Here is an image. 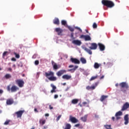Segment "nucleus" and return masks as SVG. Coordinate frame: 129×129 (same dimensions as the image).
Segmentation results:
<instances>
[{
  "mask_svg": "<svg viewBox=\"0 0 129 129\" xmlns=\"http://www.w3.org/2000/svg\"><path fill=\"white\" fill-rule=\"evenodd\" d=\"M72 44H74V45H76L77 46H80L82 43L81 41L79 40H74L72 41Z\"/></svg>",
  "mask_w": 129,
  "mask_h": 129,
  "instance_id": "14",
  "label": "nucleus"
},
{
  "mask_svg": "<svg viewBox=\"0 0 129 129\" xmlns=\"http://www.w3.org/2000/svg\"><path fill=\"white\" fill-rule=\"evenodd\" d=\"M12 61H14L15 62H16V61H17V59H16V58L15 57H13L12 59H11Z\"/></svg>",
  "mask_w": 129,
  "mask_h": 129,
  "instance_id": "45",
  "label": "nucleus"
},
{
  "mask_svg": "<svg viewBox=\"0 0 129 129\" xmlns=\"http://www.w3.org/2000/svg\"><path fill=\"white\" fill-rule=\"evenodd\" d=\"M25 112V110H20L15 112V114H17L18 118L22 117V115H23V113Z\"/></svg>",
  "mask_w": 129,
  "mask_h": 129,
  "instance_id": "12",
  "label": "nucleus"
},
{
  "mask_svg": "<svg viewBox=\"0 0 129 129\" xmlns=\"http://www.w3.org/2000/svg\"><path fill=\"white\" fill-rule=\"evenodd\" d=\"M13 67H16V64H14Z\"/></svg>",
  "mask_w": 129,
  "mask_h": 129,
  "instance_id": "62",
  "label": "nucleus"
},
{
  "mask_svg": "<svg viewBox=\"0 0 129 129\" xmlns=\"http://www.w3.org/2000/svg\"><path fill=\"white\" fill-rule=\"evenodd\" d=\"M64 73H66V70H61L56 73V75L58 76V77H61V76H62Z\"/></svg>",
  "mask_w": 129,
  "mask_h": 129,
  "instance_id": "10",
  "label": "nucleus"
},
{
  "mask_svg": "<svg viewBox=\"0 0 129 129\" xmlns=\"http://www.w3.org/2000/svg\"><path fill=\"white\" fill-rule=\"evenodd\" d=\"M14 55H15V57L16 58H17V59H19L20 58V54L16 53V52H14Z\"/></svg>",
  "mask_w": 129,
  "mask_h": 129,
  "instance_id": "37",
  "label": "nucleus"
},
{
  "mask_svg": "<svg viewBox=\"0 0 129 129\" xmlns=\"http://www.w3.org/2000/svg\"><path fill=\"white\" fill-rule=\"evenodd\" d=\"M23 77H24V76H25V75H24V74H23Z\"/></svg>",
  "mask_w": 129,
  "mask_h": 129,
  "instance_id": "63",
  "label": "nucleus"
},
{
  "mask_svg": "<svg viewBox=\"0 0 129 129\" xmlns=\"http://www.w3.org/2000/svg\"><path fill=\"white\" fill-rule=\"evenodd\" d=\"M120 115H122V112L119 111L116 113L115 116H116V119L118 120V119H120Z\"/></svg>",
  "mask_w": 129,
  "mask_h": 129,
  "instance_id": "15",
  "label": "nucleus"
},
{
  "mask_svg": "<svg viewBox=\"0 0 129 129\" xmlns=\"http://www.w3.org/2000/svg\"><path fill=\"white\" fill-rule=\"evenodd\" d=\"M98 83H99L98 82H96L95 83L94 86H92L91 87L89 86H88L86 87V89H87V90H94V89H95L97 85H98Z\"/></svg>",
  "mask_w": 129,
  "mask_h": 129,
  "instance_id": "8",
  "label": "nucleus"
},
{
  "mask_svg": "<svg viewBox=\"0 0 129 129\" xmlns=\"http://www.w3.org/2000/svg\"><path fill=\"white\" fill-rule=\"evenodd\" d=\"M124 119L125 120L124 124H127L128 123V114H126L124 116Z\"/></svg>",
  "mask_w": 129,
  "mask_h": 129,
  "instance_id": "23",
  "label": "nucleus"
},
{
  "mask_svg": "<svg viewBox=\"0 0 129 129\" xmlns=\"http://www.w3.org/2000/svg\"><path fill=\"white\" fill-rule=\"evenodd\" d=\"M55 31L56 33H57V35H58V36H60V35H61V34H62V33H63V30H62V29H61L60 28H55Z\"/></svg>",
  "mask_w": 129,
  "mask_h": 129,
  "instance_id": "18",
  "label": "nucleus"
},
{
  "mask_svg": "<svg viewBox=\"0 0 129 129\" xmlns=\"http://www.w3.org/2000/svg\"><path fill=\"white\" fill-rule=\"evenodd\" d=\"M4 93V91L2 89H0V94H3Z\"/></svg>",
  "mask_w": 129,
  "mask_h": 129,
  "instance_id": "46",
  "label": "nucleus"
},
{
  "mask_svg": "<svg viewBox=\"0 0 129 129\" xmlns=\"http://www.w3.org/2000/svg\"><path fill=\"white\" fill-rule=\"evenodd\" d=\"M107 97H108V96H105V95H102L100 100V101H101L102 102L104 101V100H105V99H106V98H107Z\"/></svg>",
  "mask_w": 129,
  "mask_h": 129,
  "instance_id": "26",
  "label": "nucleus"
},
{
  "mask_svg": "<svg viewBox=\"0 0 129 129\" xmlns=\"http://www.w3.org/2000/svg\"><path fill=\"white\" fill-rule=\"evenodd\" d=\"M61 117L62 115H58L57 118L56 119V121H58V120L61 118Z\"/></svg>",
  "mask_w": 129,
  "mask_h": 129,
  "instance_id": "40",
  "label": "nucleus"
},
{
  "mask_svg": "<svg viewBox=\"0 0 129 129\" xmlns=\"http://www.w3.org/2000/svg\"><path fill=\"white\" fill-rule=\"evenodd\" d=\"M112 119L113 121H114V120L115 119V117H112Z\"/></svg>",
  "mask_w": 129,
  "mask_h": 129,
  "instance_id": "57",
  "label": "nucleus"
},
{
  "mask_svg": "<svg viewBox=\"0 0 129 129\" xmlns=\"http://www.w3.org/2000/svg\"><path fill=\"white\" fill-rule=\"evenodd\" d=\"M127 108H129V103L128 102H125L122 107L121 110V111H124V110H126Z\"/></svg>",
  "mask_w": 129,
  "mask_h": 129,
  "instance_id": "11",
  "label": "nucleus"
},
{
  "mask_svg": "<svg viewBox=\"0 0 129 129\" xmlns=\"http://www.w3.org/2000/svg\"><path fill=\"white\" fill-rule=\"evenodd\" d=\"M39 60H35L34 62L35 65H39Z\"/></svg>",
  "mask_w": 129,
  "mask_h": 129,
  "instance_id": "43",
  "label": "nucleus"
},
{
  "mask_svg": "<svg viewBox=\"0 0 129 129\" xmlns=\"http://www.w3.org/2000/svg\"><path fill=\"white\" fill-rule=\"evenodd\" d=\"M53 23L54 25H59L60 22L59 21V19L57 18H55L53 20Z\"/></svg>",
  "mask_w": 129,
  "mask_h": 129,
  "instance_id": "22",
  "label": "nucleus"
},
{
  "mask_svg": "<svg viewBox=\"0 0 129 129\" xmlns=\"http://www.w3.org/2000/svg\"><path fill=\"white\" fill-rule=\"evenodd\" d=\"M49 109H53V107L51 105H49Z\"/></svg>",
  "mask_w": 129,
  "mask_h": 129,
  "instance_id": "48",
  "label": "nucleus"
},
{
  "mask_svg": "<svg viewBox=\"0 0 129 129\" xmlns=\"http://www.w3.org/2000/svg\"><path fill=\"white\" fill-rule=\"evenodd\" d=\"M85 31L87 34H89V31H88V30L86 29Z\"/></svg>",
  "mask_w": 129,
  "mask_h": 129,
  "instance_id": "55",
  "label": "nucleus"
},
{
  "mask_svg": "<svg viewBox=\"0 0 129 129\" xmlns=\"http://www.w3.org/2000/svg\"><path fill=\"white\" fill-rule=\"evenodd\" d=\"M50 86L52 88L50 91L51 93H54V92H56V89H57V87H56L53 84H51Z\"/></svg>",
  "mask_w": 129,
  "mask_h": 129,
  "instance_id": "20",
  "label": "nucleus"
},
{
  "mask_svg": "<svg viewBox=\"0 0 129 129\" xmlns=\"http://www.w3.org/2000/svg\"><path fill=\"white\" fill-rule=\"evenodd\" d=\"M45 116H49V114L46 113V114H45Z\"/></svg>",
  "mask_w": 129,
  "mask_h": 129,
  "instance_id": "58",
  "label": "nucleus"
},
{
  "mask_svg": "<svg viewBox=\"0 0 129 129\" xmlns=\"http://www.w3.org/2000/svg\"><path fill=\"white\" fill-rule=\"evenodd\" d=\"M34 111L35 112H39V111H38V110L37 109V108H35L34 109Z\"/></svg>",
  "mask_w": 129,
  "mask_h": 129,
  "instance_id": "54",
  "label": "nucleus"
},
{
  "mask_svg": "<svg viewBox=\"0 0 129 129\" xmlns=\"http://www.w3.org/2000/svg\"><path fill=\"white\" fill-rule=\"evenodd\" d=\"M78 101H79L78 99H74L72 100V104H77V103H78Z\"/></svg>",
  "mask_w": 129,
  "mask_h": 129,
  "instance_id": "29",
  "label": "nucleus"
},
{
  "mask_svg": "<svg viewBox=\"0 0 129 129\" xmlns=\"http://www.w3.org/2000/svg\"><path fill=\"white\" fill-rule=\"evenodd\" d=\"M54 74L52 71H48V72H45L44 76L46 78H48V80L50 81H56L57 80V77L54 76Z\"/></svg>",
  "mask_w": 129,
  "mask_h": 129,
  "instance_id": "1",
  "label": "nucleus"
},
{
  "mask_svg": "<svg viewBox=\"0 0 129 129\" xmlns=\"http://www.w3.org/2000/svg\"><path fill=\"white\" fill-rule=\"evenodd\" d=\"M73 67H74V66H73V65H70V66H69V68H73Z\"/></svg>",
  "mask_w": 129,
  "mask_h": 129,
  "instance_id": "52",
  "label": "nucleus"
},
{
  "mask_svg": "<svg viewBox=\"0 0 129 129\" xmlns=\"http://www.w3.org/2000/svg\"><path fill=\"white\" fill-rule=\"evenodd\" d=\"M15 82L17 85H18L19 87L22 88V87H24V85L25 84V82L24 80L21 79H17L15 81Z\"/></svg>",
  "mask_w": 129,
  "mask_h": 129,
  "instance_id": "5",
  "label": "nucleus"
},
{
  "mask_svg": "<svg viewBox=\"0 0 129 129\" xmlns=\"http://www.w3.org/2000/svg\"><path fill=\"white\" fill-rule=\"evenodd\" d=\"M7 88L8 91H11V92H17V91L19 89V87L15 85L12 86L11 88V86H8Z\"/></svg>",
  "mask_w": 129,
  "mask_h": 129,
  "instance_id": "4",
  "label": "nucleus"
},
{
  "mask_svg": "<svg viewBox=\"0 0 129 129\" xmlns=\"http://www.w3.org/2000/svg\"><path fill=\"white\" fill-rule=\"evenodd\" d=\"M70 61L72 63H74V64H80V61L77 58H71Z\"/></svg>",
  "mask_w": 129,
  "mask_h": 129,
  "instance_id": "13",
  "label": "nucleus"
},
{
  "mask_svg": "<svg viewBox=\"0 0 129 129\" xmlns=\"http://www.w3.org/2000/svg\"><path fill=\"white\" fill-rule=\"evenodd\" d=\"M84 50L87 52V53H88L90 55H92V51L91 50L87 48L86 47H84Z\"/></svg>",
  "mask_w": 129,
  "mask_h": 129,
  "instance_id": "24",
  "label": "nucleus"
},
{
  "mask_svg": "<svg viewBox=\"0 0 129 129\" xmlns=\"http://www.w3.org/2000/svg\"><path fill=\"white\" fill-rule=\"evenodd\" d=\"M98 45L99 46L100 51H104L105 50V46H104V45L103 44L99 43Z\"/></svg>",
  "mask_w": 129,
  "mask_h": 129,
  "instance_id": "19",
  "label": "nucleus"
},
{
  "mask_svg": "<svg viewBox=\"0 0 129 129\" xmlns=\"http://www.w3.org/2000/svg\"><path fill=\"white\" fill-rule=\"evenodd\" d=\"M9 123H10V120H6V121L5 122L4 124H5V125H7L9 124Z\"/></svg>",
  "mask_w": 129,
  "mask_h": 129,
  "instance_id": "41",
  "label": "nucleus"
},
{
  "mask_svg": "<svg viewBox=\"0 0 129 129\" xmlns=\"http://www.w3.org/2000/svg\"><path fill=\"white\" fill-rule=\"evenodd\" d=\"M72 76L68 75H64L62 76V79H66V80H69V79H71Z\"/></svg>",
  "mask_w": 129,
  "mask_h": 129,
  "instance_id": "21",
  "label": "nucleus"
},
{
  "mask_svg": "<svg viewBox=\"0 0 129 129\" xmlns=\"http://www.w3.org/2000/svg\"><path fill=\"white\" fill-rule=\"evenodd\" d=\"M14 99L13 98H9L7 100L6 103L7 105H12V104H14Z\"/></svg>",
  "mask_w": 129,
  "mask_h": 129,
  "instance_id": "17",
  "label": "nucleus"
},
{
  "mask_svg": "<svg viewBox=\"0 0 129 129\" xmlns=\"http://www.w3.org/2000/svg\"><path fill=\"white\" fill-rule=\"evenodd\" d=\"M91 46L89 47L91 50H96V49H97V44L95 43H91Z\"/></svg>",
  "mask_w": 129,
  "mask_h": 129,
  "instance_id": "16",
  "label": "nucleus"
},
{
  "mask_svg": "<svg viewBox=\"0 0 129 129\" xmlns=\"http://www.w3.org/2000/svg\"><path fill=\"white\" fill-rule=\"evenodd\" d=\"M80 106L81 107H82V104H80Z\"/></svg>",
  "mask_w": 129,
  "mask_h": 129,
  "instance_id": "61",
  "label": "nucleus"
},
{
  "mask_svg": "<svg viewBox=\"0 0 129 129\" xmlns=\"http://www.w3.org/2000/svg\"><path fill=\"white\" fill-rule=\"evenodd\" d=\"M86 104H87V103L86 102H83V105L84 106H85Z\"/></svg>",
  "mask_w": 129,
  "mask_h": 129,
  "instance_id": "47",
  "label": "nucleus"
},
{
  "mask_svg": "<svg viewBox=\"0 0 129 129\" xmlns=\"http://www.w3.org/2000/svg\"><path fill=\"white\" fill-rule=\"evenodd\" d=\"M80 61L82 62V64H86V59H85L84 57H81Z\"/></svg>",
  "mask_w": 129,
  "mask_h": 129,
  "instance_id": "30",
  "label": "nucleus"
},
{
  "mask_svg": "<svg viewBox=\"0 0 129 129\" xmlns=\"http://www.w3.org/2000/svg\"><path fill=\"white\" fill-rule=\"evenodd\" d=\"M80 125V124L78 123L77 124L75 125V126H76V127H78V126H79Z\"/></svg>",
  "mask_w": 129,
  "mask_h": 129,
  "instance_id": "49",
  "label": "nucleus"
},
{
  "mask_svg": "<svg viewBox=\"0 0 129 129\" xmlns=\"http://www.w3.org/2000/svg\"><path fill=\"white\" fill-rule=\"evenodd\" d=\"M95 118H98L99 117V116L97 114H95Z\"/></svg>",
  "mask_w": 129,
  "mask_h": 129,
  "instance_id": "51",
  "label": "nucleus"
},
{
  "mask_svg": "<svg viewBox=\"0 0 129 129\" xmlns=\"http://www.w3.org/2000/svg\"><path fill=\"white\" fill-rule=\"evenodd\" d=\"M75 29H77V30H79V31H80V32H82V30H81V29L78 27H75Z\"/></svg>",
  "mask_w": 129,
  "mask_h": 129,
  "instance_id": "44",
  "label": "nucleus"
},
{
  "mask_svg": "<svg viewBox=\"0 0 129 129\" xmlns=\"http://www.w3.org/2000/svg\"><path fill=\"white\" fill-rule=\"evenodd\" d=\"M7 54H8V51H5L3 54V57H6V55H7Z\"/></svg>",
  "mask_w": 129,
  "mask_h": 129,
  "instance_id": "42",
  "label": "nucleus"
},
{
  "mask_svg": "<svg viewBox=\"0 0 129 129\" xmlns=\"http://www.w3.org/2000/svg\"><path fill=\"white\" fill-rule=\"evenodd\" d=\"M45 122H46L45 120H40V121H39V123H41L42 125L43 124H45Z\"/></svg>",
  "mask_w": 129,
  "mask_h": 129,
  "instance_id": "35",
  "label": "nucleus"
},
{
  "mask_svg": "<svg viewBox=\"0 0 129 129\" xmlns=\"http://www.w3.org/2000/svg\"><path fill=\"white\" fill-rule=\"evenodd\" d=\"M88 116V115H85L84 116L81 118V120H82V121H83L84 122H86V121L87 120Z\"/></svg>",
  "mask_w": 129,
  "mask_h": 129,
  "instance_id": "25",
  "label": "nucleus"
},
{
  "mask_svg": "<svg viewBox=\"0 0 129 129\" xmlns=\"http://www.w3.org/2000/svg\"><path fill=\"white\" fill-rule=\"evenodd\" d=\"M115 86H116V87H117V86H118V83L116 84Z\"/></svg>",
  "mask_w": 129,
  "mask_h": 129,
  "instance_id": "60",
  "label": "nucleus"
},
{
  "mask_svg": "<svg viewBox=\"0 0 129 129\" xmlns=\"http://www.w3.org/2000/svg\"><path fill=\"white\" fill-rule=\"evenodd\" d=\"M11 77H12V75H11V74H7L5 76V78H6V79H10V78H11Z\"/></svg>",
  "mask_w": 129,
  "mask_h": 129,
  "instance_id": "33",
  "label": "nucleus"
},
{
  "mask_svg": "<svg viewBox=\"0 0 129 129\" xmlns=\"http://www.w3.org/2000/svg\"><path fill=\"white\" fill-rule=\"evenodd\" d=\"M62 85H63L64 86H65V85H66V83H64L63 84H62Z\"/></svg>",
  "mask_w": 129,
  "mask_h": 129,
  "instance_id": "59",
  "label": "nucleus"
},
{
  "mask_svg": "<svg viewBox=\"0 0 129 129\" xmlns=\"http://www.w3.org/2000/svg\"><path fill=\"white\" fill-rule=\"evenodd\" d=\"M98 78V75H96L95 76L92 77L91 79H90V81H92L93 80H95V79H97V78Z\"/></svg>",
  "mask_w": 129,
  "mask_h": 129,
  "instance_id": "32",
  "label": "nucleus"
},
{
  "mask_svg": "<svg viewBox=\"0 0 129 129\" xmlns=\"http://www.w3.org/2000/svg\"><path fill=\"white\" fill-rule=\"evenodd\" d=\"M68 28L71 32H74V28H72L71 26H68Z\"/></svg>",
  "mask_w": 129,
  "mask_h": 129,
  "instance_id": "36",
  "label": "nucleus"
},
{
  "mask_svg": "<svg viewBox=\"0 0 129 129\" xmlns=\"http://www.w3.org/2000/svg\"><path fill=\"white\" fill-rule=\"evenodd\" d=\"M51 64L54 70H58V69L61 68V66L60 64H57V63H56L54 60L51 61Z\"/></svg>",
  "mask_w": 129,
  "mask_h": 129,
  "instance_id": "7",
  "label": "nucleus"
},
{
  "mask_svg": "<svg viewBox=\"0 0 129 129\" xmlns=\"http://www.w3.org/2000/svg\"><path fill=\"white\" fill-rule=\"evenodd\" d=\"M69 121H71L73 123H77V122H78V119H77L75 117L70 115Z\"/></svg>",
  "mask_w": 129,
  "mask_h": 129,
  "instance_id": "9",
  "label": "nucleus"
},
{
  "mask_svg": "<svg viewBox=\"0 0 129 129\" xmlns=\"http://www.w3.org/2000/svg\"><path fill=\"white\" fill-rule=\"evenodd\" d=\"M91 34L89 33V35H81L80 37V39H84L85 41H91V37H90Z\"/></svg>",
  "mask_w": 129,
  "mask_h": 129,
  "instance_id": "6",
  "label": "nucleus"
},
{
  "mask_svg": "<svg viewBox=\"0 0 129 129\" xmlns=\"http://www.w3.org/2000/svg\"><path fill=\"white\" fill-rule=\"evenodd\" d=\"M93 29H96L97 28V24L96 23H94L93 24Z\"/></svg>",
  "mask_w": 129,
  "mask_h": 129,
  "instance_id": "38",
  "label": "nucleus"
},
{
  "mask_svg": "<svg viewBox=\"0 0 129 129\" xmlns=\"http://www.w3.org/2000/svg\"><path fill=\"white\" fill-rule=\"evenodd\" d=\"M78 68V66H75L74 69L68 70L69 72H72V73L75 72V70Z\"/></svg>",
  "mask_w": 129,
  "mask_h": 129,
  "instance_id": "28",
  "label": "nucleus"
},
{
  "mask_svg": "<svg viewBox=\"0 0 129 129\" xmlns=\"http://www.w3.org/2000/svg\"><path fill=\"white\" fill-rule=\"evenodd\" d=\"M2 70V69L0 68V71Z\"/></svg>",
  "mask_w": 129,
  "mask_h": 129,
  "instance_id": "64",
  "label": "nucleus"
},
{
  "mask_svg": "<svg viewBox=\"0 0 129 129\" xmlns=\"http://www.w3.org/2000/svg\"><path fill=\"white\" fill-rule=\"evenodd\" d=\"M101 66V64L97 62H95L94 65V67L95 69H98V68H99V67H100Z\"/></svg>",
  "mask_w": 129,
  "mask_h": 129,
  "instance_id": "27",
  "label": "nucleus"
},
{
  "mask_svg": "<svg viewBox=\"0 0 129 129\" xmlns=\"http://www.w3.org/2000/svg\"><path fill=\"white\" fill-rule=\"evenodd\" d=\"M58 95H54V98L56 99V98H58Z\"/></svg>",
  "mask_w": 129,
  "mask_h": 129,
  "instance_id": "50",
  "label": "nucleus"
},
{
  "mask_svg": "<svg viewBox=\"0 0 129 129\" xmlns=\"http://www.w3.org/2000/svg\"><path fill=\"white\" fill-rule=\"evenodd\" d=\"M64 129H71V124L70 123H67Z\"/></svg>",
  "mask_w": 129,
  "mask_h": 129,
  "instance_id": "31",
  "label": "nucleus"
},
{
  "mask_svg": "<svg viewBox=\"0 0 129 129\" xmlns=\"http://www.w3.org/2000/svg\"><path fill=\"white\" fill-rule=\"evenodd\" d=\"M12 71H13V70L12 69V68H9L8 69V71H10L11 72H12Z\"/></svg>",
  "mask_w": 129,
  "mask_h": 129,
  "instance_id": "53",
  "label": "nucleus"
},
{
  "mask_svg": "<svg viewBox=\"0 0 129 129\" xmlns=\"http://www.w3.org/2000/svg\"><path fill=\"white\" fill-rule=\"evenodd\" d=\"M101 3L103 6L107 7V8H111L114 7V3L109 0H102Z\"/></svg>",
  "mask_w": 129,
  "mask_h": 129,
  "instance_id": "2",
  "label": "nucleus"
},
{
  "mask_svg": "<svg viewBox=\"0 0 129 129\" xmlns=\"http://www.w3.org/2000/svg\"><path fill=\"white\" fill-rule=\"evenodd\" d=\"M104 78V76H102L100 77V79H103Z\"/></svg>",
  "mask_w": 129,
  "mask_h": 129,
  "instance_id": "56",
  "label": "nucleus"
},
{
  "mask_svg": "<svg viewBox=\"0 0 129 129\" xmlns=\"http://www.w3.org/2000/svg\"><path fill=\"white\" fill-rule=\"evenodd\" d=\"M120 88V91L123 93L126 92V90L128 89V85L126 82H122L119 84Z\"/></svg>",
  "mask_w": 129,
  "mask_h": 129,
  "instance_id": "3",
  "label": "nucleus"
},
{
  "mask_svg": "<svg viewBox=\"0 0 129 129\" xmlns=\"http://www.w3.org/2000/svg\"><path fill=\"white\" fill-rule=\"evenodd\" d=\"M71 38L72 39H73V40H74V39H75V38H74V33L73 32L71 33Z\"/></svg>",
  "mask_w": 129,
  "mask_h": 129,
  "instance_id": "39",
  "label": "nucleus"
},
{
  "mask_svg": "<svg viewBox=\"0 0 129 129\" xmlns=\"http://www.w3.org/2000/svg\"><path fill=\"white\" fill-rule=\"evenodd\" d=\"M61 25H62V26H66L67 25V22L65 20H62Z\"/></svg>",
  "mask_w": 129,
  "mask_h": 129,
  "instance_id": "34",
  "label": "nucleus"
}]
</instances>
